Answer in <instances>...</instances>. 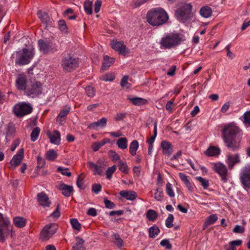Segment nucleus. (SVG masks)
I'll return each instance as SVG.
<instances>
[{"instance_id":"nucleus-28","label":"nucleus","mask_w":250,"mask_h":250,"mask_svg":"<svg viewBox=\"0 0 250 250\" xmlns=\"http://www.w3.org/2000/svg\"><path fill=\"white\" fill-rule=\"evenodd\" d=\"M127 99L131 101L134 105L137 106L145 105L148 103L147 100L140 97L131 98L128 96Z\"/></svg>"},{"instance_id":"nucleus-56","label":"nucleus","mask_w":250,"mask_h":250,"mask_svg":"<svg viewBox=\"0 0 250 250\" xmlns=\"http://www.w3.org/2000/svg\"><path fill=\"white\" fill-rule=\"evenodd\" d=\"M196 179L201 183V185L205 189L207 188L208 187L209 183L208 180L204 179L200 176L197 177Z\"/></svg>"},{"instance_id":"nucleus-62","label":"nucleus","mask_w":250,"mask_h":250,"mask_svg":"<svg viewBox=\"0 0 250 250\" xmlns=\"http://www.w3.org/2000/svg\"><path fill=\"white\" fill-rule=\"evenodd\" d=\"M102 5V1L101 0H96L94 4V11L97 13L100 11V8Z\"/></svg>"},{"instance_id":"nucleus-21","label":"nucleus","mask_w":250,"mask_h":250,"mask_svg":"<svg viewBox=\"0 0 250 250\" xmlns=\"http://www.w3.org/2000/svg\"><path fill=\"white\" fill-rule=\"evenodd\" d=\"M47 135L50 139L51 143L59 145L61 143V134L60 132L55 130L53 133H52L50 132H47Z\"/></svg>"},{"instance_id":"nucleus-64","label":"nucleus","mask_w":250,"mask_h":250,"mask_svg":"<svg viewBox=\"0 0 250 250\" xmlns=\"http://www.w3.org/2000/svg\"><path fill=\"white\" fill-rule=\"evenodd\" d=\"M102 189V186L100 184H94L92 186V190L96 194L98 193Z\"/></svg>"},{"instance_id":"nucleus-38","label":"nucleus","mask_w":250,"mask_h":250,"mask_svg":"<svg viewBox=\"0 0 250 250\" xmlns=\"http://www.w3.org/2000/svg\"><path fill=\"white\" fill-rule=\"evenodd\" d=\"M117 145L122 149H125L127 147V140L125 137L120 138L117 141Z\"/></svg>"},{"instance_id":"nucleus-53","label":"nucleus","mask_w":250,"mask_h":250,"mask_svg":"<svg viewBox=\"0 0 250 250\" xmlns=\"http://www.w3.org/2000/svg\"><path fill=\"white\" fill-rule=\"evenodd\" d=\"M108 154L113 161L119 162L120 160H121L120 156L115 151L111 150L109 151Z\"/></svg>"},{"instance_id":"nucleus-23","label":"nucleus","mask_w":250,"mask_h":250,"mask_svg":"<svg viewBox=\"0 0 250 250\" xmlns=\"http://www.w3.org/2000/svg\"><path fill=\"white\" fill-rule=\"evenodd\" d=\"M161 146L164 154L167 156L170 155L173 152V146L171 144L167 141H163L161 142Z\"/></svg>"},{"instance_id":"nucleus-40","label":"nucleus","mask_w":250,"mask_h":250,"mask_svg":"<svg viewBox=\"0 0 250 250\" xmlns=\"http://www.w3.org/2000/svg\"><path fill=\"white\" fill-rule=\"evenodd\" d=\"M15 131L16 129L13 124H8L5 132L6 137H9L13 135L15 133Z\"/></svg>"},{"instance_id":"nucleus-60","label":"nucleus","mask_w":250,"mask_h":250,"mask_svg":"<svg viewBox=\"0 0 250 250\" xmlns=\"http://www.w3.org/2000/svg\"><path fill=\"white\" fill-rule=\"evenodd\" d=\"M126 114L125 112L118 113L115 115L114 119L116 121H119L125 118Z\"/></svg>"},{"instance_id":"nucleus-49","label":"nucleus","mask_w":250,"mask_h":250,"mask_svg":"<svg viewBox=\"0 0 250 250\" xmlns=\"http://www.w3.org/2000/svg\"><path fill=\"white\" fill-rule=\"evenodd\" d=\"M85 92L87 96L93 97L95 95V89L91 86H87L85 88Z\"/></svg>"},{"instance_id":"nucleus-36","label":"nucleus","mask_w":250,"mask_h":250,"mask_svg":"<svg viewBox=\"0 0 250 250\" xmlns=\"http://www.w3.org/2000/svg\"><path fill=\"white\" fill-rule=\"evenodd\" d=\"M139 147V143L137 140H133L129 145V153L132 156L136 154V151Z\"/></svg>"},{"instance_id":"nucleus-19","label":"nucleus","mask_w":250,"mask_h":250,"mask_svg":"<svg viewBox=\"0 0 250 250\" xmlns=\"http://www.w3.org/2000/svg\"><path fill=\"white\" fill-rule=\"evenodd\" d=\"M241 159L238 154L234 155L228 154L226 160V162L228 165L229 168L230 169H232L234 166L239 163Z\"/></svg>"},{"instance_id":"nucleus-54","label":"nucleus","mask_w":250,"mask_h":250,"mask_svg":"<svg viewBox=\"0 0 250 250\" xmlns=\"http://www.w3.org/2000/svg\"><path fill=\"white\" fill-rule=\"evenodd\" d=\"M83 174V173H82L78 176L77 181V185L78 187L81 189H84L85 188V187L83 186V178L82 177Z\"/></svg>"},{"instance_id":"nucleus-25","label":"nucleus","mask_w":250,"mask_h":250,"mask_svg":"<svg viewBox=\"0 0 250 250\" xmlns=\"http://www.w3.org/2000/svg\"><path fill=\"white\" fill-rule=\"evenodd\" d=\"M120 195L127 200L133 201L137 198V193L134 191L121 190Z\"/></svg>"},{"instance_id":"nucleus-41","label":"nucleus","mask_w":250,"mask_h":250,"mask_svg":"<svg viewBox=\"0 0 250 250\" xmlns=\"http://www.w3.org/2000/svg\"><path fill=\"white\" fill-rule=\"evenodd\" d=\"M40 131V128L37 126L33 129L30 135L31 140L32 142H35L38 139Z\"/></svg>"},{"instance_id":"nucleus-29","label":"nucleus","mask_w":250,"mask_h":250,"mask_svg":"<svg viewBox=\"0 0 250 250\" xmlns=\"http://www.w3.org/2000/svg\"><path fill=\"white\" fill-rule=\"evenodd\" d=\"M220 149L214 146H209L205 151V154L208 156H215L220 153Z\"/></svg>"},{"instance_id":"nucleus-6","label":"nucleus","mask_w":250,"mask_h":250,"mask_svg":"<svg viewBox=\"0 0 250 250\" xmlns=\"http://www.w3.org/2000/svg\"><path fill=\"white\" fill-rule=\"evenodd\" d=\"M33 110L30 104L21 102L16 104L13 108V111L17 117H23L31 113Z\"/></svg>"},{"instance_id":"nucleus-26","label":"nucleus","mask_w":250,"mask_h":250,"mask_svg":"<svg viewBox=\"0 0 250 250\" xmlns=\"http://www.w3.org/2000/svg\"><path fill=\"white\" fill-rule=\"evenodd\" d=\"M115 62V58L109 57L107 55L104 56V61L101 69L102 70L107 69Z\"/></svg>"},{"instance_id":"nucleus-12","label":"nucleus","mask_w":250,"mask_h":250,"mask_svg":"<svg viewBox=\"0 0 250 250\" xmlns=\"http://www.w3.org/2000/svg\"><path fill=\"white\" fill-rule=\"evenodd\" d=\"M10 222L8 218L4 217L0 213V242H3L5 239V234L7 231L10 230L9 226Z\"/></svg>"},{"instance_id":"nucleus-34","label":"nucleus","mask_w":250,"mask_h":250,"mask_svg":"<svg viewBox=\"0 0 250 250\" xmlns=\"http://www.w3.org/2000/svg\"><path fill=\"white\" fill-rule=\"evenodd\" d=\"M114 243L115 245L120 250H122L124 247V243L120 235L117 233H114L113 235Z\"/></svg>"},{"instance_id":"nucleus-33","label":"nucleus","mask_w":250,"mask_h":250,"mask_svg":"<svg viewBox=\"0 0 250 250\" xmlns=\"http://www.w3.org/2000/svg\"><path fill=\"white\" fill-rule=\"evenodd\" d=\"M212 13V9L208 6H204L202 7L200 10V15L203 17L206 18L210 17Z\"/></svg>"},{"instance_id":"nucleus-7","label":"nucleus","mask_w":250,"mask_h":250,"mask_svg":"<svg viewBox=\"0 0 250 250\" xmlns=\"http://www.w3.org/2000/svg\"><path fill=\"white\" fill-rule=\"evenodd\" d=\"M42 84L40 82L32 81L26 90L25 95L32 98L37 97L42 94Z\"/></svg>"},{"instance_id":"nucleus-55","label":"nucleus","mask_w":250,"mask_h":250,"mask_svg":"<svg viewBox=\"0 0 250 250\" xmlns=\"http://www.w3.org/2000/svg\"><path fill=\"white\" fill-rule=\"evenodd\" d=\"M128 76H124L121 81V85L122 87L128 88L130 87V84L128 83Z\"/></svg>"},{"instance_id":"nucleus-37","label":"nucleus","mask_w":250,"mask_h":250,"mask_svg":"<svg viewBox=\"0 0 250 250\" xmlns=\"http://www.w3.org/2000/svg\"><path fill=\"white\" fill-rule=\"evenodd\" d=\"M58 155L55 150L50 149L46 153V158L49 161H53L58 157Z\"/></svg>"},{"instance_id":"nucleus-24","label":"nucleus","mask_w":250,"mask_h":250,"mask_svg":"<svg viewBox=\"0 0 250 250\" xmlns=\"http://www.w3.org/2000/svg\"><path fill=\"white\" fill-rule=\"evenodd\" d=\"M60 190L62 192V194L66 196H70L73 192V188L71 186L67 185L65 184H61L59 187Z\"/></svg>"},{"instance_id":"nucleus-42","label":"nucleus","mask_w":250,"mask_h":250,"mask_svg":"<svg viewBox=\"0 0 250 250\" xmlns=\"http://www.w3.org/2000/svg\"><path fill=\"white\" fill-rule=\"evenodd\" d=\"M117 169L116 165H113L111 167H108L105 172L106 178L110 180L112 177L113 174L115 172Z\"/></svg>"},{"instance_id":"nucleus-9","label":"nucleus","mask_w":250,"mask_h":250,"mask_svg":"<svg viewBox=\"0 0 250 250\" xmlns=\"http://www.w3.org/2000/svg\"><path fill=\"white\" fill-rule=\"evenodd\" d=\"M57 226L55 223H51L44 226L40 233V238L42 240H47L56 232Z\"/></svg>"},{"instance_id":"nucleus-58","label":"nucleus","mask_w":250,"mask_h":250,"mask_svg":"<svg viewBox=\"0 0 250 250\" xmlns=\"http://www.w3.org/2000/svg\"><path fill=\"white\" fill-rule=\"evenodd\" d=\"M242 117L244 123L250 126V110L246 112Z\"/></svg>"},{"instance_id":"nucleus-52","label":"nucleus","mask_w":250,"mask_h":250,"mask_svg":"<svg viewBox=\"0 0 250 250\" xmlns=\"http://www.w3.org/2000/svg\"><path fill=\"white\" fill-rule=\"evenodd\" d=\"M58 25L59 27V29L63 33L67 32V28L65 23V21L64 20H60L58 22Z\"/></svg>"},{"instance_id":"nucleus-46","label":"nucleus","mask_w":250,"mask_h":250,"mask_svg":"<svg viewBox=\"0 0 250 250\" xmlns=\"http://www.w3.org/2000/svg\"><path fill=\"white\" fill-rule=\"evenodd\" d=\"M164 197V192L161 188H157L154 195V198L158 201H161Z\"/></svg>"},{"instance_id":"nucleus-17","label":"nucleus","mask_w":250,"mask_h":250,"mask_svg":"<svg viewBox=\"0 0 250 250\" xmlns=\"http://www.w3.org/2000/svg\"><path fill=\"white\" fill-rule=\"evenodd\" d=\"M27 77L22 74L19 75L15 82L16 88L19 90L24 91L25 95L26 90L28 87L27 86Z\"/></svg>"},{"instance_id":"nucleus-20","label":"nucleus","mask_w":250,"mask_h":250,"mask_svg":"<svg viewBox=\"0 0 250 250\" xmlns=\"http://www.w3.org/2000/svg\"><path fill=\"white\" fill-rule=\"evenodd\" d=\"M24 150L23 148L20 149L18 153L13 157L12 160L10 162L11 167L15 168L19 165L23 159Z\"/></svg>"},{"instance_id":"nucleus-18","label":"nucleus","mask_w":250,"mask_h":250,"mask_svg":"<svg viewBox=\"0 0 250 250\" xmlns=\"http://www.w3.org/2000/svg\"><path fill=\"white\" fill-rule=\"evenodd\" d=\"M37 200L39 205L43 208L49 207L50 206L51 201L44 192H40L37 194Z\"/></svg>"},{"instance_id":"nucleus-32","label":"nucleus","mask_w":250,"mask_h":250,"mask_svg":"<svg viewBox=\"0 0 250 250\" xmlns=\"http://www.w3.org/2000/svg\"><path fill=\"white\" fill-rule=\"evenodd\" d=\"M218 219V217L215 214H212L209 215L206 219L204 224V229L207 228L208 226L214 224Z\"/></svg>"},{"instance_id":"nucleus-1","label":"nucleus","mask_w":250,"mask_h":250,"mask_svg":"<svg viewBox=\"0 0 250 250\" xmlns=\"http://www.w3.org/2000/svg\"><path fill=\"white\" fill-rule=\"evenodd\" d=\"M185 40L183 34L173 31L165 33L161 38L159 44L161 49H170L179 46Z\"/></svg>"},{"instance_id":"nucleus-30","label":"nucleus","mask_w":250,"mask_h":250,"mask_svg":"<svg viewBox=\"0 0 250 250\" xmlns=\"http://www.w3.org/2000/svg\"><path fill=\"white\" fill-rule=\"evenodd\" d=\"M76 243L72 247V250H84L83 246L84 241L81 238L77 237L76 238Z\"/></svg>"},{"instance_id":"nucleus-47","label":"nucleus","mask_w":250,"mask_h":250,"mask_svg":"<svg viewBox=\"0 0 250 250\" xmlns=\"http://www.w3.org/2000/svg\"><path fill=\"white\" fill-rule=\"evenodd\" d=\"M70 224L74 229L78 231L81 230V225L77 219H71L70 220Z\"/></svg>"},{"instance_id":"nucleus-3","label":"nucleus","mask_w":250,"mask_h":250,"mask_svg":"<svg viewBox=\"0 0 250 250\" xmlns=\"http://www.w3.org/2000/svg\"><path fill=\"white\" fill-rule=\"evenodd\" d=\"M35 54V48L32 46H29L27 48L15 52L12 57L15 59L16 65H24L30 62Z\"/></svg>"},{"instance_id":"nucleus-11","label":"nucleus","mask_w":250,"mask_h":250,"mask_svg":"<svg viewBox=\"0 0 250 250\" xmlns=\"http://www.w3.org/2000/svg\"><path fill=\"white\" fill-rule=\"evenodd\" d=\"M38 45L40 50L44 54L54 52L57 50L56 44L48 40H40L38 41Z\"/></svg>"},{"instance_id":"nucleus-16","label":"nucleus","mask_w":250,"mask_h":250,"mask_svg":"<svg viewBox=\"0 0 250 250\" xmlns=\"http://www.w3.org/2000/svg\"><path fill=\"white\" fill-rule=\"evenodd\" d=\"M223 140L226 144L227 147L230 149L232 151H236L239 149L241 137L224 138Z\"/></svg>"},{"instance_id":"nucleus-4","label":"nucleus","mask_w":250,"mask_h":250,"mask_svg":"<svg viewBox=\"0 0 250 250\" xmlns=\"http://www.w3.org/2000/svg\"><path fill=\"white\" fill-rule=\"evenodd\" d=\"M191 10L192 6L190 4H185L176 10V16L179 21L185 22L192 17Z\"/></svg>"},{"instance_id":"nucleus-57","label":"nucleus","mask_w":250,"mask_h":250,"mask_svg":"<svg viewBox=\"0 0 250 250\" xmlns=\"http://www.w3.org/2000/svg\"><path fill=\"white\" fill-rule=\"evenodd\" d=\"M68 170V168H63L61 167H59L57 168V171L61 173L63 175H65L67 177H70L71 176V173L70 172H67V171Z\"/></svg>"},{"instance_id":"nucleus-15","label":"nucleus","mask_w":250,"mask_h":250,"mask_svg":"<svg viewBox=\"0 0 250 250\" xmlns=\"http://www.w3.org/2000/svg\"><path fill=\"white\" fill-rule=\"evenodd\" d=\"M111 45L114 50L121 55H125L130 52L129 49L126 47L123 41L118 42L116 40H113Z\"/></svg>"},{"instance_id":"nucleus-27","label":"nucleus","mask_w":250,"mask_h":250,"mask_svg":"<svg viewBox=\"0 0 250 250\" xmlns=\"http://www.w3.org/2000/svg\"><path fill=\"white\" fill-rule=\"evenodd\" d=\"M110 143V140L106 138H104L101 141L96 142L92 144L91 147L92 150L96 152L102 146L107 143Z\"/></svg>"},{"instance_id":"nucleus-61","label":"nucleus","mask_w":250,"mask_h":250,"mask_svg":"<svg viewBox=\"0 0 250 250\" xmlns=\"http://www.w3.org/2000/svg\"><path fill=\"white\" fill-rule=\"evenodd\" d=\"M70 107H68L67 108L61 110L60 113L59 114L60 117H63L65 119H66L67 115L70 112Z\"/></svg>"},{"instance_id":"nucleus-45","label":"nucleus","mask_w":250,"mask_h":250,"mask_svg":"<svg viewBox=\"0 0 250 250\" xmlns=\"http://www.w3.org/2000/svg\"><path fill=\"white\" fill-rule=\"evenodd\" d=\"M119 169L122 172L127 173L128 172V168L126 163L124 162L122 160H120L118 162Z\"/></svg>"},{"instance_id":"nucleus-13","label":"nucleus","mask_w":250,"mask_h":250,"mask_svg":"<svg viewBox=\"0 0 250 250\" xmlns=\"http://www.w3.org/2000/svg\"><path fill=\"white\" fill-rule=\"evenodd\" d=\"M239 178L244 187L250 188V165H248L241 169Z\"/></svg>"},{"instance_id":"nucleus-22","label":"nucleus","mask_w":250,"mask_h":250,"mask_svg":"<svg viewBox=\"0 0 250 250\" xmlns=\"http://www.w3.org/2000/svg\"><path fill=\"white\" fill-rule=\"evenodd\" d=\"M107 121L106 118L103 117L98 121L90 124L88 127L95 130H97L98 128H104L106 125Z\"/></svg>"},{"instance_id":"nucleus-8","label":"nucleus","mask_w":250,"mask_h":250,"mask_svg":"<svg viewBox=\"0 0 250 250\" xmlns=\"http://www.w3.org/2000/svg\"><path fill=\"white\" fill-rule=\"evenodd\" d=\"M213 170L217 173L221 178V181L226 183L228 181V170L227 167L220 162L213 163L212 164Z\"/></svg>"},{"instance_id":"nucleus-14","label":"nucleus","mask_w":250,"mask_h":250,"mask_svg":"<svg viewBox=\"0 0 250 250\" xmlns=\"http://www.w3.org/2000/svg\"><path fill=\"white\" fill-rule=\"evenodd\" d=\"M87 165L89 169L93 172L94 175H98L102 176L103 175L104 165L102 160H99L97 161L96 164L92 162H88Z\"/></svg>"},{"instance_id":"nucleus-44","label":"nucleus","mask_w":250,"mask_h":250,"mask_svg":"<svg viewBox=\"0 0 250 250\" xmlns=\"http://www.w3.org/2000/svg\"><path fill=\"white\" fill-rule=\"evenodd\" d=\"M158 216V214L154 210L149 209L147 211L146 217L150 221H154Z\"/></svg>"},{"instance_id":"nucleus-39","label":"nucleus","mask_w":250,"mask_h":250,"mask_svg":"<svg viewBox=\"0 0 250 250\" xmlns=\"http://www.w3.org/2000/svg\"><path fill=\"white\" fill-rule=\"evenodd\" d=\"M159 232L160 229L156 226H153L149 229V236L150 238H155Z\"/></svg>"},{"instance_id":"nucleus-5","label":"nucleus","mask_w":250,"mask_h":250,"mask_svg":"<svg viewBox=\"0 0 250 250\" xmlns=\"http://www.w3.org/2000/svg\"><path fill=\"white\" fill-rule=\"evenodd\" d=\"M240 128L233 124L226 125L222 131L224 138L241 137L242 132Z\"/></svg>"},{"instance_id":"nucleus-50","label":"nucleus","mask_w":250,"mask_h":250,"mask_svg":"<svg viewBox=\"0 0 250 250\" xmlns=\"http://www.w3.org/2000/svg\"><path fill=\"white\" fill-rule=\"evenodd\" d=\"M174 220V216L173 214H169L165 222L166 226L168 228H171L173 227V222Z\"/></svg>"},{"instance_id":"nucleus-51","label":"nucleus","mask_w":250,"mask_h":250,"mask_svg":"<svg viewBox=\"0 0 250 250\" xmlns=\"http://www.w3.org/2000/svg\"><path fill=\"white\" fill-rule=\"evenodd\" d=\"M115 79V76L112 73H107L103 76L101 80L105 82H111Z\"/></svg>"},{"instance_id":"nucleus-2","label":"nucleus","mask_w":250,"mask_h":250,"mask_svg":"<svg viewBox=\"0 0 250 250\" xmlns=\"http://www.w3.org/2000/svg\"><path fill=\"white\" fill-rule=\"evenodd\" d=\"M147 21L153 26H159L166 23L168 20L167 13L161 8H153L148 11Z\"/></svg>"},{"instance_id":"nucleus-35","label":"nucleus","mask_w":250,"mask_h":250,"mask_svg":"<svg viewBox=\"0 0 250 250\" xmlns=\"http://www.w3.org/2000/svg\"><path fill=\"white\" fill-rule=\"evenodd\" d=\"M37 15L39 18L44 24H48L50 21V19L48 15L45 12L39 11L37 12Z\"/></svg>"},{"instance_id":"nucleus-31","label":"nucleus","mask_w":250,"mask_h":250,"mask_svg":"<svg viewBox=\"0 0 250 250\" xmlns=\"http://www.w3.org/2000/svg\"><path fill=\"white\" fill-rule=\"evenodd\" d=\"M13 222L17 227L22 228L25 226L26 220L23 217L18 216L14 218Z\"/></svg>"},{"instance_id":"nucleus-63","label":"nucleus","mask_w":250,"mask_h":250,"mask_svg":"<svg viewBox=\"0 0 250 250\" xmlns=\"http://www.w3.org/2000/svg\"><path fill=\"white\" fill-rule=\"evenodd\" d=\"M104 203L105 206L108 208L112 209L115 208V204L110 200L105 199L104 200Z\"/></svg>"},{"instance_id":"nucleus-48","label":"nucleus","mask_w":250,"mask_h":250,"mask_svg":"<svg viewBox=\"0 0 250 250\" xmlns=\"http://www.w3.org/2000/svg\"><path fill=\"white\" fill-rule=\"evenodd\" d=\"M166 191L167 194L170 197H173L175 196V194L172 189V186L169 183H167L166 185Z\"/></svg>"},{"instance_id":"nucleus-59","label":"nucleus","mask_w":250,"mask_h":250,"mask_svg":"<svg viewBox=\"0 0 250 250\" xmlns=\"http://www.w3.org/2000/svg\"><path fill=\"white\" fill-rule=\"evenodd\" d=\"M160 245L167 250H170L172 248L171 244L167 239L162 240L160 242Z\"/></svg>"},{"instance_id":"nucleus-10","label":"nucleus","mask_w":250,"mask_h":250,"mask_svg":"<svg viewBox=\"0 0 250 250\" xmlns=\"http://www.w3.org/2000/svg\"><path fill=\"white\" fill-rule=\"evenodd\" d=\"M78 65V59L70 55L63 59L62 64L63 68L67 71H72L77 67Z\"/></svg>"},{"instance_id":"nucleus-43","label":"nucleus","mask_w":250,"mask_h":250,"mask_svg":"<svg viewBox=\"0 0 250 250\" xmlns=\"http://www.w3.org/2000/svg\"><path fill=\"white\" fill-rule=\"evenodd\" d=\"M92 2L90 0H86L84 3L83 7L85 13L90 15L92 13Z\"/></svg>"}]
</instances>
